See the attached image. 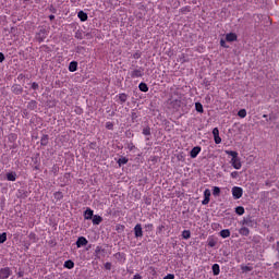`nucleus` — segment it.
Returning a JSON list of instances; mask_svg holds the SVG:
<instances>
[{
    "instance_id": "obj_48",
    "label": "nucleus",
    "mask_w": 279,
    "mask_h": 279,
    "mask_svg": "<svg viewBox=\"0 0 279 279\" xmlns=\"http://www.w3.org/2000/svg\"><path fill=\"white\" fill-rule=\"evenodd\" d=\"M267 116L266 114H264V118H266Z\"/></svg>"
},
{
    "instance_id": "obj_23",
    "label": "nucleus",
    "mask_w": 279,
    "mask_h": 279,
    "mask_svg": "<svg viewBox=\"0 0 279 279\" xmlns=\"http://www.w3.org/2000/svg\"><path fill=\"white\" fill-rule=\"evenodd\" d=\"M195 110H196V112H204V106H202V104L201 102H196L195 104Z\"/></svg>"
},
{
    "instance_id": "obj_38",
    "label": "nucleus",
    "mask_w": 279,
    "mask_h": 279,
    "mask_svg": "<svg viewBox=\"0 0 279 279\" xmlns=\"http://www.w3.org/2000/svg\"><path fill=\"white\" fill-rule=\"evenodd\" d=\"M32 88H33V90H37V88H38V83H33V84H32Z\"/></svg>"
},
{
    "instance_id": "obj_7",
    "label": "nucleus",
    "mask_w": 279,
    "mask_h": 279,
    "mask_svg": "<svg viewBox=\"0 0 279 279\" xmlns=\"http://www.w3.org/2000/svg\"><path fill=\"white\" fill-rule=\"evenodd\" d=\"M201 153H202V147L195 146L190 151V156H191V158H195L196 156H199Z\"/></svg>"
},
{
    "instance_id": "obj_39",
    "label": "nucleus",
    "mask_w": 279,
    "mask_h": 279,
    "mask_svg": "<svg viewBox=\"0 0 279 279\" xmlns=\"http://www.w3.org/2000/svg\"><path fill=\"white\" fill-rule=\"evenodd\" d=\"M3 60H5V56L2 52H0V62H3Z\"/></svg>"
},
{
    "instance_id": "obj_37",
    "label": "nucleus",
    "mask_w": 279,
    "mask_h": 279,
    "mask_svg": "<svg viewBox=\"0 0 279 279\" xmlns=\"http://www.w3.org/2000/svg\"><path fill=\"white\" fill-rule=\"evenodd\" d=\"M220 45L225 47V49H228V46L226 45V41L223 39L220 40Z\"/></svg>"
},
{
    "instance_id": "obj_18",
    "label": "nucleus",
    "mask_w": 279,
    "mask_h": 279,
    "mask_svg": "<svg viewBox=\"0 0 279 279\" xmlns=\"http://www.w3.org/2000/svg\"><path fill=\"white\" fill-rule=\"evenodd\" d=\"M220 236L222 239H228L230 236V230L229 229H225L220 231Z\"/></svg>"
},
{
    "instance_id": "obj_12",
    "label": "nucleus",
    "mask_w": 279,
    "mask_h": 279,
    "mask_svg": "<svg viewBox=\"0 0 279 279\" xmlns=\"http://www.w3.org/2000/svg\"><path fill=\"white\" fill-rule=\"evenodd\" d=\"M7 180L9 182H16V172H9V173H7Z\"/></svg>"
},
{
    "instance_id": "obj_40",
    "label": "nucleus",
    "mask_w": 279,
    "mask_h": 279,
    "mask_svg": "<svg viewBox=\"0 0 279 279\" xmlns=\"http://www.w3.org/2000/svg\"><path fill=\"white\" fill-rule=\"evenodd\" d=\"M29 106H31V108H36V101L32 100V101L29 102Z\"/></svg>"
},
{
    "instance_id": "obj_44",
    "label": "nucleus",
    "mask_w": 279,
    "mask_h": 279,
    "mask_svg": "<svg viewBox=\"0 0 279 279\" xmlns=\"http://www.w3.org/2000/svg\"><path fill=\"white\" fill-rule=\"evenodd\" d=\"M110 263H107L106 265H105V267H106V269H110Z\"/></svg>"
},
{
    "instance_id": "obj_35",
    "label": "nucleus",
    "mask_w": 279,
    "mask_h": 279,
    "mask_svg": "<svg viewBox=\"0 0 279 279\" xmlns=\"http://www.w3.org/2000/svg\"><path fill=\"white\" fill-rule=\"evenodd\" d=\"M163 279H175V276H173L172 274H169Z\"/></svg>"
},
{
    "instance_id": "obj_1",
    "label": "nucleus",
    "mask_w": 279,
    "mask_h": 279,
    "mask_svg": "<svg viewBox=\"0 0 279 279\" xmlns=\"http://www.w3.org/2000/svg\"><path fill=\"white\" fill-rule=\"evenodd\" d=\"M225 154H227V156H231L230 165L233 167V169L239 170L241 167H243L241 157H239V153L234 150H225Z\"/></svg>"
},
{
    "instance_id": "obj_46",
    "label": "nucleus",
    "mask_w": 279,
    "mask_h": 279,
    "mask_svg": "<svg viewBox=\"0 0 279 279\" xmlns=\"http://www.w3.org/2000/svg\"><path fill=\"white\" fill-rule=\"evenodd\" d=\"M17 276H19V278H23V272L20 271V272L17 274Z\"/></svg>"
},
{
    "instance_id": "obj_15",
    "label": "nucleus",
    "mask_w": 279,
    "mask_h": 279,
    "mask_svg": "<svg viewBox=\"0 0 279 279\" xmlns=\"http://www.w3.org/2000/svg\"><path fill=\"white\" fill-rule=\"evenodd\" d=\"M69 71L71 73H75V71H77V62H75V61L70 62Z\"/></svg>"
},
{
    "instance_id": "obj_45",
    "label": "nucleus",
    "mask_w": 279,
    "mask_h": 279,
    "mask_svg": "<svg viewBox=\"0 0 279 279\" xmlns=\"http://www.w3.org/2000/svg\"><path fill=\"white\" fill-rule=\"evenodd\" d=\"M49 19L50 21H53V19H56V15H50Z\"/></svg>"
},
{
    "instance_id": "obj_36",
    "label": "nucleus",
    "mask_w": 279,
    "mask_h": 279,
    "mask_svg": "<svg viewBox=\"0 0 279 279\" xmlns=\"http://www.w3.org/2000/svg\"><path fill=\"white\" fill-rule=\"evenodd\" d=\"M106 128H107V130H112V123L111 122H107L106 123Z\"/></svg>"
},
{
    "instance_id": "obj_2",
    "label": "nucleus",
    "mask_w": 279,
    "mask_h": 279,
    "mask_svg": "<svg viewBox=\"0 0 279 279\" xmlns=\"http://www.w3.org/2000/svg\"><path fill=\"white\" fill-rule=\"evenodd\" d=\"M233 199H241L243 197V187L233 186L231 190Z\"/></svg>"
},
{
    "instance_id": "obj_21",
    "label": "nucleus",
    "mask_w": 279,
    "mask_h": 279,
    "mask_svg": "<svg viewBox=\"0 0 279 279\" xmlns=\"http://www.w3.org/2000/svg\"><path fill=\"white\" fill-rule=\"evenodd\" d=\"M240 234H242L243 236H247V234H250V229H247V227H242L240 229Z\"/></svg>"
},
{
    "instance_id": "obj_34",
    "label": "nucleus",
    "mask_w": 279,
    "mask_h": 279,
    "mask_svg": "<svg viewBox=\"0 0 279 279\" xmlns=\"http://www.w3.org/2000/svg\"><path fill=\"white\" fill-rule=\"evenodd\" d=\"M143 134H144V136H149V134H150L149 129H144Z\"/></svg>"
},
{
    "instance_id": "obj_32",
    "label": "nucleus",
    "mask_w": 279,
    "mask_h": 279,
    "mask_svg": "<svg viewBox=\"0 0 279 279\" xmlns=\"http://www.w3.org/2000/svg\"><path fill=\"white\" fill-rule=\"evenodd\" d=\"M214 141H215L216 145L221 144V137L219 135L214 137Z\"/></svg>"
},
{
    "instance_id": "obj_27",
    "label": "nucleus",
    "mask_w": 279,
    "mask_h": 279,
    "mask_svg": "<svg viewBox=\"0 0 279 279\" xmlns=\"http://www.w3.org/2000/svg\"><path fill=\"white\" fill-rule=\"evenodd\" d=\"M182 238L183 239H191V231L190 230H184L183 232H182Z\"/></svg>"
},
{
    "instance_id": "obj_29",
    "label": "nucleus",
    "mask_w": 279,
    "mask_h": 279,
    "mask_svg": "<svg viewBox=\"0 0 279 279\" xmlns=\"http://www.w3.org/2000/svg\"><path fill=\"white\" fill-rule=\"evenodd\" d=\"M5 241H8V234L7 233L0 234V243H5Z\"/></svg>"
},
{
    "instance_id": "obj_42",
    "label": "nucleus",
    "mask_w": 279,
    "mask_h": 279,
    "mask_svg": "<svg viewBox=\"0 0 279 279\" xmlns=\"http://www.w3.org/2000/svg\"><path fill=\"white\" fill-rule=\"evenodd\" d=\"M133 279H143V277H141V275L136 274V275H134Z\"/></svg>"
},
{
    "instance_id": "obj_28",
    "label": "nucleus",
    "mask_w": 279,
    "mask_h": 279,
    "mask_svg": "<svg viewBox=\"0 0 279 279\" xmlns=\"http://www.w3.org/2000/svg\"><path fill=\"white\" fill-rule=\"evenodd\" d=\"M40 142H41V145H47V143H49V136L48 135H43Z\"/></svg>"
},
{
    "instance_id": "obj_14",
    "label": "nucleus",
    "mask_w": 279,
    "mask_h": 279,
    "mask_svg": "<svg viewBox=\"0 0 279 279\" xmlns=\"http://www.w3.org/2000/svg\"><path fill=\"white\" fill-rule=\"evenodd\" d=\"M77 16H78L80 21H82V22L88 21V14H86L84 11H80L77 13Z\"/></svg>"
},
{
    "instance_id": "obj_19",
    "label": "nucleus",
    "mask_w": 279,
    "mask_h": 279,
    "mask_svg": "<svg viewBox=\"0 0 279 279\" xmlns=\"http://www.w3.org/2000/svg\"><path fill=\"white\" fill-rule=\"evenodd\" d=\"M138 88L142 93H147L149 87L145 83H140Z\"/></svg>"
},
{
    "instance_id": "obj_9",
    "label": "nucleus",
    "mask_w": 279,
    "mask_h": 279,
    "mask_svg": "<svg viewBox=\"0 0 279 279\" xmlns=\"http://www.w3.org/2000/svg\"><path fill=\"white\" fill-rule=\"evenodd\" d=\"M45 38H47V31L45 28H41L39 31V33L37 34V40L39 43H43V40H45Z\"/></svg>"
},
{
    "instance_id": "obj_43",
    "label": "nucleus",
    "mask_w": 279,
    "mask_h": 279,
    "mask_svg": "<svg viewBox=\"0 0 279 279\" xmlns=\"http://www.w3.org/2000/svg\"><path fill=\"white\" fill-rule=\"evenodd\" d=\"M146 228H147L148 230H153V229H154V225H146Z\"/></svg>"
},
{
    "instance_id": "obj_13",
    "label": "nucleus",
    "mask_w": 279,
    "mask_h": 279,
    "mask_svg": "<svg viewBox=\"0 0 279 279\" xmlns=\"http://www.w3.org/2000/svg\"><path fill=\"white\" fill-rule=\"evenodd\" d=\"M92 219H93L94 226H99V223L104 221V218H101V216H98V215H95Z\"/></svg>"
},
{
    "instance_id": "obj_6",
    "label": "nucleus",
    "mask_w": 279,
    "mask_h": 279,
    "mask_svg": "<svg viewBox=\"0 0 279 279\" xmlns=\"http://www.w3.org/2000/svg\"><path fill=\"white\" fill-rule=\"evenodd\" d=\"M134 234H135L136 239L143 236V227L141 226V223H137L134 227Z\"/></svg>"
},
{
    "instance_id": "obj_5",
    "label": "nucleus",
    "mask_w": 279,
    "mask_h": 279,
    "mask_svg": "<svg viewBox=\"0 0 279 279\" xmlns=\"http://www.w3.org/2000/svg\"><path fill=\"white\" fill-rule=\"evenodd\" d=\"M210 190L206 189L204 191V199L202 201L203 206H208V204H210Z\"/></svg>"
},
{
    "instance_id": "obj_30",
    "label": "nucleus",
    "mask_w": 279,
    "mask_h": 279,
    "mask_svg": "<svg viewBox=\"0 0 279 279\" xmlns=\"http://www.w3.org/2000/svg\"><path fill=\"white\" fill-rule=\"evenodd\" d=\"M241 269L244 272L252 271V267L251 266H241Z\"/></svg>"
},
{
    "instance_id": "obj_31",
    "label": "nucleus",
    "mask_w": 279,
    "mask_h": 279,
    "mask_svg": "<svg viewBox=\"0 0 279 279\" xmlns=\"http://www.w3.org/2000/svg\"><path fill=\"white\" fill-rule=\"evenodd\" d=\"M213 136H214V138L217 137V136H219V129L215 128V129L213 130Z\"/></svg>"
},
{
    "instance_id": "obj_3",
    "label": "nucleus",
    "mask_w": 279,
    "mask_h": 279,
    "mask_svg": "<svg viewBox=\"0 0 279 279\" xmlns=\"http://www.w3.org/2000/svg\"><path fill=\"white\" fill-rule=\"evenodd\" d=\"M130 75L133 80L136 77H143V75H145V70L143 68L135 69L130 72Z\"/></svg>"
},
{
    "instance_id": "obj_10",
    "label": "nucleus",
    "mask_w": 279,
    "mask_h": 279,
    "mask_svg": "<svg viewBox=\"0 0 279 279\" xmlns=\"http://www.w3.org/2000/svg\"><path fill=\"white\" fill-rule=\"evenodd\" d=\"M94 217V211L90 208H87L84 213V219L90 220Z\"/></svg>"
},
{
    "instance_id": "obj_11",
    "label": "nucleus",
    "mask_w": 279,
    "mask_h": 279,
    "mask_svg": "<svg viewBox=\"0 0 279 279\" xmlns=\"http://www.w3.org/2000/svg\"><path fill=\"white\" fill-rule=\"evenodd\" d=\"M226 40H227V43H234V40H236V34H234V33L227 34Z\"/></svg>"
},
{
    "instance_id": "obj_17",
    "label": "nucleus",
    "mask_w": 279,
    "mask_h": 279,
    "mask_svg": "<svg viewBox=\"0 0 279 279\" xmlns=\"http://www.w3.org/2000/svg\"><path fill=\"white\" fill-rule=\"evenodd\" d=\"M65 269H73V267H75V263H73V260L69 259L64 262Z\"/></svg>"
},
{
    "instance_id": "obj_4",
    "label": "nucleus",
    "mask_w": 279,
    "mask_h": 279,
    "mask_svg": "<svg viewBox=\"0 0 279 279\" xmlns=\"http://www.w3.org/2000/svg\"><path fill=\"white\" fill-rule=\"evenodd\" d=\"M12 276V270L10 267H4L0 269V279H8Z\"/></svg>"
},
{
    "instance_id": "obj_16",
    "label": "nucleus",
    "mask_w": 279,
    "mask_h": 279,
    "mask_svg": "<svg viewBox=\"0 0 279 279\" xmlns=\"http://www.w3.org/2000/svg\"><path fill=\"white\" fill-rule=\"evenodd\" d=\"M211 269H213L214 276H219V274L221 272V269L219 268V264H214Z\"/></svg>"
},
{
    "instance_id": "obj_22",
    "label": "nucleus",
    "mask_w": 279,
    "mask_h": 279,
    "mask_svg": "<svg viewBox=\"0 0 279 279\" xmlns=\"http://www.w3.org/2000/svg\"><path fill=\"white\" fill-rule=\"evenodd\" d=\"M238 117H240V119H245V117H247V111L245 109H241L238 112Z\"/></svg>"
},
{
    "instance_id": "obj_25",
    "label": "nucleus",
    "mask_w": 279,
    "mask_h": 279,
    "mask_svg": "<svg viewBox=\"0 0 279 279\" xmlns=\"http://www.w3.org/2000/svg\"><path fill=\"white\" fill-rule=\"evenodd\" d=\"M119 99L121 104H125L128 101V95L126 94H120Z\"/></svg>"
},
{
    "instance_id": "obj_47",
    "label": "nucleus",
    "mask_w": 279,
    "mask_h": 279,
    "mask_svg": "<svg viewBox=\"0 0 279 279\" xmlns=\"http://www.w3.org/2000/svg\"><path fill=\"white\" fill-rule=\"evenodd\" d=\"M162 228H165L163 226L159 227L158 230H162Z\"/></svg>"
},
{
    "instance_id": "obj_24",
    "label": "nucleus",
    "mask_w": 279,
    "mask_h": 279,
    "mask_svg": "<svg viewBox=\"0 0 279 279\" xmlns=\"http://www.w3.org/2000/svg\"><path fill=\"white\" fill-rule=\"evenodd\" d=\"M235 213L236 215H245V208H243L242 206H239L235 208Z\"/></svg>"
},
{
    "instance_id": "obj_26",
    "label": "nucleus",
    "mask_w": 279,
    "mask_h": 279,
    "mask_svg": "<svg viewBox=\"0 0 279 279\" xmlns=\"http://www.w3.org/2000/svg\"><path fill=\"white\" fill-rule=\"evenodd\" d=\"M220 193H221V189H219V186H214L213 195H215V197H217L218 195H220Z\"/></svg>"
},
{
    "instance_id": "obj_33",
    "label": "nucleus",
    "mask_w": 279,
    "mask_h": 279,
    "mask_svg": "<svg viewBox=\"0 0 279 279\" xmlns=\"http://www.w3.org/2000/svg\"><path fill=\"white\" fill-rule=\"evenodd\" d=\"M231 178L233 180H236L239 178V172H236V171L231 172Z\"/></svg>"
},
{
    "instance_id": "obj_41",
    "label": "nucleus",
    "mask_w": 279,
    "mask_h": 279,
    "mask_svg": "<svg viewBox=\"0 0 279 279\" xmlns=\"http://www.w3.org/2000/svg\"><path fill=\"white\" fill-rule=\"evenodd\" d=\"M128 149H130V151H132L134 149V144H129Z\"/></svg>"
},
{
    "instance_id": "obj_20",
    "label": "nucleus",
    "mask_w": 279,
    "mask_h": 279,
    "mask_svg": "<svg viewBox=\"0 0 279 279\" xmlns=\"http://www.w3.org/2000/svg\"><path fill=\"white\" fill-rule=\"evenodd\" d=\"M128 161H129V159L126 157H121L118 160V165H119V167H123V165H128Z\"/></svg>"
},
{
    "instance_id": "obj_8",
    "label": "nucleus",
    "mask_w": 279,
    "mask_h": 279,
    "mask_svg": "<svg viewBox=\"0 0 279 279\" xmlns=\"http://www.w3.org/2000/svg\"><path fill=\"white\" fill-rule=\"evenodd\" d=\"M85 245H88V240L84 236H80L76 241V247H84Z\"/></svg>"
}]
</instances>
